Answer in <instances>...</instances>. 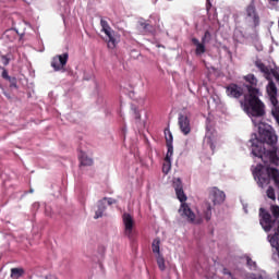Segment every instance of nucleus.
Returning <instances> with one entry per match:
<instances>
[{
  "label": "nucleus",
  "mask_w": 279,
  "mask_h": 279,
  "mask_svg": "<svg viewBox=\"0 0 279 279\" xmlns=\"http://www.w3.org/2000/svg\"><path fill=\"white\" fill-rule=\"evenodd\" d=\"M255 66H257V69H259V71L265 75H271V70H269V68L265 65V63H263L262 61H256Z\"/></svg>",
  "instance_id": "obj_24"
},
{
  "label": "nucleus",
  "mask_w": 279,
  "mask_h": 279,
  "mask_svg": "<svg viewBox=\"0 0 279 279\" xmlns=\"http://www.w3.org/2000/svg\"><path fill=\"white\" fill-rule=\"evenodd\" d=\"M100 26H101V32L106 34L108 40H107V47L109 49H116L117 47V32L110 27V24H108V21L101 19L100 20Z\"/></svg>",
  "instance_id": "obj_5"
},
{
  "label": "nucleus",
  "mask_w": 279,
  "mask_h": 279,
  "mask_svg": "<svg viewBox=\"0 0 279 279\" xmlns=\"http://www.w3.org/2000/svg\"><path fill=\"white\" fill-rule=\"evenodd\" d=\"M270 1H278V0H270Z\"/></svg>",
  "instance_id": "obj_43"
},
{
  "label": "nucleus",
  "mask_w": 279,
  "mask_h": 279,
  "mask_svg": "<svg viewBox=\"0 0 279 279\" xmlns=\"http://www.w3.org/2000/svg\"><path fill=\"white\" fill-rule=\"evenodd\" d=\"M0 69H1V71H2V77H3V80H8V78L11 77V76H9L8 70H7L5 68L0 66Z\"/></svg>",
  "instance_id": "obj_34"
},
{
  "label": "nucleus",
  "mask_w": 279,
  "mask_h": 279,
  "mask_svg": "<svg viewBox=\"0 0 279 279\" xmlns=\"http://www.w3.org/2000/svg\"><path fill=\"white\" fill-rule=\"evenodd\" d=\"M259 180H263V177L259 174Z\"/></svg>",
  "instance_id": "obj_40"
},
{
  "label": "nucleus",
  "mask_w": 279,
  "mask_h": 279,
  "mask_svg": "<svg viewBox=\"0 0 279 279\" xmlns=\"http://www.w3.org/2000/svg\"><path fill=\"white\" fill-rule=\"evenodd\" d=\"M178 125L182 134H184V136H189V134H191V113H179Z\"/></svg>",
  "instance_id": "obj_8"
},
{
  "label": "nucleus",
  "mask_w": 279,
  "mask_h": 279,
  "mask_svg": "<svg viewBox=\"0 0 279 279\" xmlns=\"http://www.w3.org/2000/svg\"><path fill=\"white\" fill-rule=\"evenodd\" d=\"M266 195L269 199H272V202H276V190H274V187L269 186L266 191Z\"/></svg>",
  "instance_id": "obj_27"
},
{
  "label": "nucleus",
  "mask_w": 279,
  "mask_h": 279,
  "mask_svg": "<svg viewBox=\"0 0 279 279\" xmlns=\"http://www.w3.org/2000/svg\"><path fill=\"white\" fill-rule=\"evenodd\" d=\"M266 90L274 108L278 107V87L276 86V83L269 81Z\"/></svg>",
  "instance_id": "obj_13"
},
{
  "label": "nucleus",
  "mask_w": 279,
  "mask_h": 279,
  "mask_svg": "<svg viewBox=\"0 0 279 279\" xmlns=\"http://www.w3.org/2000/svg\"><path fill=\"white\" fill-rule=\"evenodd\" d=\"M69 62V53L58 54L53 57L51 61V66L54 69V71H62L64 66H66V63Z\"/></svg>",
  "instance_id": "obj_11"
},
{
  "label": "nucleus",
  "mask_w": 279,
  "mask_h": 279,
  "mask_svg": "<svg viewBox=\"0 0 279 279\" xmlns=\"http://www.w3.org/2000/svg\"><path fill=\"white\" fill-rule=\"evenodd\" d=\"M97 208L94 219H100V217H104V213H106V202L102 199L98 201Z\"/></svg>",
  "instance_id": "obj_19"
},
{
  "label": "nucleus",
  "mask_w": 279,
  "mask_h": 279,
  "mask_svg": "<svg viewBox=\"0 0 279 279\" xmlns=\"http://www.w3.org/2000/svg\"><path fill=\"white\" fill-rule=\"evenodd\" d=\"M259 223L265 232H271L272 228H276V223H279L278 220L271 217V214L265 208H259Z\"/></svg>",
  "instance_id": "obj_4"
},
{
  "label": "nucleus",
  "mask_w": 279,
  "mask_h": 279,
  "mask_svg": "<svg viewBox=\"0 0 279 279\" xmlns=\"http://www.w3.org/2000/svg\"><path fill=\"white\" fill-rule=\"evenodd\" d=\"M274 77H275L276 82H279V74L277 72H274Z\"/></svg>",
  "instance_id": "obj_38"
},
{
  "label": "nucleus",
  "mask_w": 279,
  "mask_h": 279,
  "mask_svg": "<svg viewBox=\"0 0 279 279\" xmlns=\"http://www.w3.org/2000/svg\"><path fill=\"white\" fill-rule=\"evenodd\" d=\"M179 215L186 219L189 223H195V213H193V209L189 206L186 203H182L179 208Z\"/></svg>",
  "instance_id": "obj_10"
},
{
  "label": "nucleus",
  "mask_w": 279,
  "mask_h": 279,
  "mask_svg": "<svg viewBox=\"0 0 279 279\" xmlns=\"http://www.w3.org/2000/svg\"><path fill=\"white\" fill-rule=\"evenodd\" d=\"M244 23H246L248 27H258V25H260V16L256 11V4L254 0H252L250 4L245 8Z\"/></svg>",
  "instance_id": "obj_3"
},
{
  "label": "nucleus",
  "mask_w": 279,
  "mask_h": 279,
  "mask_svg": "<svg viewBox=\"0 0 279 279\" xmlns=\"http://www.w3.org/2000/svg\"><path fill=\"white\" fill-rule=\"evenodd\" d=\"M226 95L230 97V99H241V97L245 98V89L236 83H230L226 86Z\"/></svg>",
  "instance_id": "obj_7"
},
{
  "label": "nucleus",
  "mask_w": 279,
  "mask_h": 279,
  "mask_svg": "<svg viewBox=\"0 0 279 279\" xmlns=\"http://www.w3.org/2000/svg\"><path fill=\"white\" fill-rule=\"evenodd\" d=\"M133 112L136 121H141V112L136 108L133 109Z\"/></svg>",
  "instance_id": "obj_35"
},
{
  "label": "nucleus",
  "mask_w": 279,
  "mask_h": 279,
  "mask_svg": "<svg viewBox=\"0 0 279 279\" xmlns=\"http://www.w3.org/2000/svg\"><path fill=\"white\" fill-rule=\"evenodd\" d=\"M205 206L203 217L206 219V221H210V219H213V207L210 206V203H206Z\"/></svg>",
  "instance_id": "obj_21"
},
{
  "label": "nucleus",
  "mask_w": 279,
  "mask_h": 279,
  "mask_svg": "<svg viewBox=\"0 0 279 279\" xmlns=\"http://www.w3.org/2000/svg\"><path fill=\"white\" fill-rule=\"evenodd\" d=\"M151 250H153V254H156V256H160L162 255L160 253V238H156L153 243H151Z\"/></svg>",
  "instance_id": "obj_23"
},
{
  "label": "nucleus",
  "mask_w": 279,
  "mask_h": 279,
  "mask_svg": "<svg viewBox=\"0 0 279 279\" xmlns=\"http://www.w3.org/2000/svg\"><path fill=\"white\" fill-rule=\"evenodd\" d=\"M246 265L251 268V269H256V262H253L251 259V257L246 258Z\"/></svg>",
  "instance_id": "obj_32"
},
{
  "label": "nucleus",
  "mask_w": 279,
  "mask_h": 279,
  "mask_svg": "<svg viewBox=\"0 0 279 279\" xmlns=\"http://www.w3.org/2000/svg\"><path fill=\"white\" fill-rule=\"evenodd\" d=\"M270 211L272 213V216L275 217L276 221L279 219V206L278 205H271Z\"/></svg>",
  "instance_id": "obj_28"
},
{
  "label": "nucleus",
  "mask_w": 279,
  "mask_h": 279,
  "mask_svg": "<svg viewBox=\"0 0 279 279\" xmlns=\"http://www.w3.org/2000/svg\"><path fill=\"white\" fill-rule=\"evenodd\" d=\"M210 37H211L210 31H206L204 36L202 37V43L203 44L209 43L210 41Z\"/></svg>",
  "instance_id": "obj_31"
},
{
  "label": "nucleus",
  "mask_w": 279,
  "mask_h": 279,
  "mask_svg": "<svg viewBox=\"0 0 279 279\" xmlns=\"http://www.w3.org/2000/svg\"><path fill=\"white\" fill-rule=\"evenodd\" d=\"M207 12L210 11V8H213V4L210 3V0H207Z\"/></svg>",
  "instance_id": "obj_37"
},
{
  "label": "nucleus",
  "mask_w": 279,
  "mask_h": 279,
  "mask_svg": "<svg viewBox=\"0 0 279 279\" xmlns=\"http://www.w3.org/2000/svg\"><path fill=\"white\" fill-rule=\"evenodd\" d=\"M141 27H142V29H144V32H151V29H154L151 24L146 23V22H142Z\"/></svg>",
  "instance_id": "obj_29"
},
{
  "label": "nucleus",
  "mask_w": 279,
  "mask_h": 279,
  "mask_svg": "<svg viewBox=\"0 0 279 279\" xmlns=\"http://www.w3.org/2000/svg\"><path fill=\"white\" fill-rule=\"evenodd\" d=\"M4 38L9 43H14V40H16V38H19V32L16 29H8L4 32Z\"/></svg>",
  "instance_id": "obj_20"
},
{
  "label": "nucleus",
  "mask_w": 279,
  "mask_h": 279,
  "mask_svg": "<svg viewBox=\"0 0 279 279\" xmlns=\"http://www.w3.org/2000/svg\"><path fill=\"white\" fill-rule=\"evenodd\" d=\"M209 147H210L211 151H215V144H213V142L209 143Z\"/></svg>",
  "instance_id": "obj_39"
},
{
  "label": "nucleus",
  "mask_w": 279,
  "mask_h": 279,
  "mask_svg": "<svg viewBox=\"0 0 279 279\" xmlns=\"http://www.w3.org/2000/svg\"><path fill=\"white\" fill-rule=\"evenodd\" d=\"M2 64H4V66H8V64H10V59H8V57L2 56Z\"/></svg>",
  "instance_id": "obj_36"
},
{
  "label": "nucleus",
  "mask_w": 279,
  "mask_h": 279,
  "mask_svg": "<svg viewBox=\"0 0 279 279\" xmlns=\"http://www.w3.org/2000/svg\"><path fill=\"white\" fill-rule=\"evenodd\" d=\"M243 80L248 84L245 85V88L247 89V94H250V88H258V78L254 74H247L243 77Z\"/></svg>",
  "instance_id": "obj_14"
},
{
  "label": "nucleus",
  "mask_w": 279,
  "mask_h": 279,
  "mask_svg": "<svg viewBox=\"0 0 279 279\" xmlns=\"http://www.w3.org/2000/svg\"><path fill=\"white\" fill-rule=\"evenodd\" d=\"M259 88H250L248 94L244 95L243 100H240V106L248 117L260 118L265 114V102L260 100Z\"/></svg>",
  "instance_id": "obj_2"
},
{
  "label": "nucleus",
  "mask_w": 279,
  "mask_h": 279,
  "mask_svg": "<svg viewBox=\"0 0 279 279\" xmlns=\"http://www.w3.org/2000/svg\"><path fill=\"white\" fill-rule=\"evenodd\" d=\"M278 135L271 125L259 126V137L252 143V154L260 158L265 165H278Z\"/></svg>",
  "instance_id": "obj_1"
},
{
  "label": "nucleus",
  "mask_w": 279,
  "mask_h": 279,
  "mask_svg": "<svg viewBox=\"0 0 279 279\" xmlns=\"http://www.w3.org/2000/svg\"><path fill=\"white\" fill-rule=\"evenodd\" d=\"M78 160L81 162V167H93L94 165L93 158L88 157L84 151L80 153Z\"/></svg>",
  "instance_id": "obj_16"
},
{
  "label": "nucleus",
  "mask_w": 279,
  "mask_h": 279,
  "mask_svg": "<svg viewBox=\"0 0 279 279\" xmlns=\"http://www.w3.org/2000/svg\"><path fill=\"white\" fill-rule=\"evenodd\" d=\"M8 82H10V88H19L16 77H9Z\"/></svg>",
  "instance_id": "obj_30"
},
{
  "label": "nucleus",
  "mask_w": 279,
  "mask_h": 279,
  "mask_svg": "<svg viewBox=\"0 0 279 279\" xmlns=\"http://www.w3.org/2000/svg\"><path fill=\"white\" fill-rule=\"evenodd\" d=\"M165 136H166V146L168 148V153L173 154V134L169 129L165 130Z\"/></svg>",
  "instance_id": "obj_15"
},
{
  "label": "nucleus",
  "mask_w": 279,
  "mask_h": 279,
  "mask_svg": "<svg viewBox=\"0 0 279 279\" xmlns=\"http://www.w3.org/2000/svg\"><path fill=\"white\" fill-rule=\"evenodd\" d=\"M171 156H173V153L167 151V155L165 157V161L162 165V172L166 174L171 171Z\"/></svg>",
  "instance_id": "obj_18"
},
{
  "label": "nucleus",
  "mask_w": 279,
  "mask_h": 279,
  "mask_svg": "<svg viewBox=\"0 0 279 279\" xmlns=\"http://www.w3.org/2000/svg\"><path fill=\"white\" fill-rule=\"evenodd\" d=\"M209 199L213 202L214 206L223 204V202H226V193L217 187H211L209 190Z\"/></svg>",
  "instance_id": "obj_12"
},
{
  "label": "nucleus",
  "mask_w": 279,
  "mask_h": 279,
  "mask_svg": "<svg viewBox=\"0 0 279 279\" xmlns=\"http://www.w3.org/2000/svg\"><path fill=\"white\" fill-rule=\"evenodd\" d=\"M104 202H107V204L109 206H112V204H117V199L112 198V197H104L102 198Z\"/></svg>",
  "instance_id": "obj_33"
},
{
  "label": "nucleus",
  "mask_w": 279,
  "mask_h": 279,
  "mask_svg": "<svg viewBox=\"0 0 279 279\" xmlns=\"http://www.w3.org/2000/svg\"><path fill=\"white\" fill-rule=\"evenodd\" d=\"M122 221L124 226V235L128 236L130 241H134V236L136 234V232L134 231V217L128 213H124L122 215Z\"/></svg>",
  "instance_id": "obj_6"
},
{
  "label": "nucleus",
  "mask_w": 279,
  "mask_h": 279,
  "mask_svg": "<svg viewBox=\"0 0 279 279\" xmlns=\"http://www.w3.org/2000/svg\"><path fill=\"white\" fill-rule=\"evenodd\" d=\"M0 88H3V86L0 84Z\"/></svg>",
  "instance_id": "obj_41"
},
{
  "label": "nucleus",
  "mask_w": 279,
  "mask_h": 279,
  "mask_svg": "<svg viewBox=\"0 0 279 279\" xmlns=\"http://www.w3.org/2000/svg\"><path fill=\"white\" fill-rule=\"evenodd\" d=\"M267 173L269 178H272V180H278L279 178V171L276 168H267Z\"/></svg>",
  "instance_id": "obj_26"
},
{
  "label": "nucleus",
  "mask_w": 279,
  "mask_h": 279,
  "mask_svg": "<svg viewBox=\"0 0 279 279\" xmlns=\"http://www.w3.org/2000/svg\"><path fill=\"white\" fill-rule=\"evenodd\" d=\"M25 276V269L23 268H11V278L19 279Z\"/></svg>",
  "instance_id": "obj_22"
},
{
  "label": "nucleus",
  "mask_w": 279,
  "mask_h": 279,
  "mask_svg": "<svg viewBox=\"0 0 279 279\" xmlns=\"http://www.w3.org/2000/svg\"><path fill=\"white\" fill-rule=\"evenodd\" d=\"M264 182H267V180H266V179H264Z\"/></svg>",
  "instance_id": "obj_42"
},
{
  "label": "nucleus",
  "mask_w": 279,
  "mask_h": 279,
  "mask_svg": "<svg viewBox=\"0 0 279 279\" xmlns=\"http://www.w3.org/2000/svg\"><path fill=\"white\" fill-rule=\"evenodd\" d=\"M156 260L160 271H165V269H167V266L165 265V257L162 255H156Z\"/></svg>",
  "instance_id": "obj_25"
},
{
  "label": "nucleus",
  "mask_w": 279,
  "mask_h": 279,
  "mask_svg": "<svg viewBox=\"0 0 279 279\" xmlns=\"http://www.w3.org/2000/svg\"><path fill=\"white\" fill-rule=\"evenodd\" d=\"M172 186L175 191V195L179 202H181V204H186L185 202L189 199V197H186V194L184 193V185L182 184V180L180 178L174 179Z\"/></svg>",
  "instance_id": "obj_9"
},
{
  "label": "nucleus",
  "mask_w": 279,
  "mask_h": 279,
  "mask_svg": "<svg viewBox=\"0 0 279 279\" xmlns=\"http://www.w3.org/2000/svg\"><path fill=\"white\" fill-rule=\"evenodd\" d=\"M192 43L195 45V53L197 56H202L203 53H206V44L204 41L199 43V39L197 38H192Z\"/></svg>",
  "instance_id": "obj_17"
}]
</instances>
